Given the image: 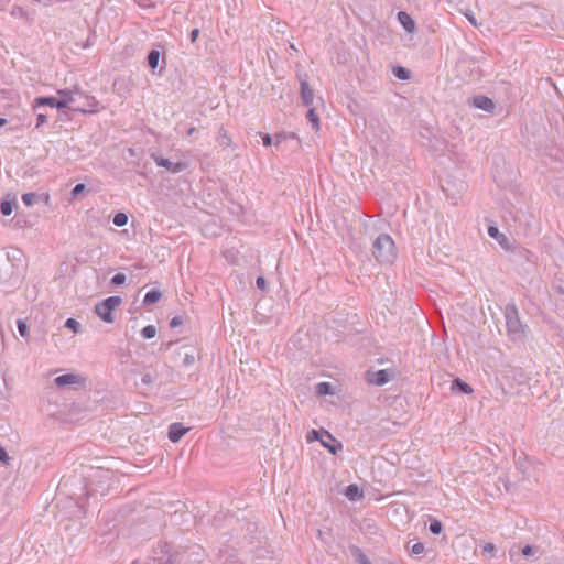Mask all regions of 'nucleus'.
Returning <instances> with one entry per match:
<instances>
[{"mask_svg":"<svg viewBox=\"0 0 564 564\" xmlns=\"http://www.w3.org/2000/svg\"><path fill=\"white\" fill-rule=\"evenodd\" d=\"M23 269L22 250L12 248L4 256L0 257V281L8 282L21 278Z\"/></svg>","mask_w":564,"mask_h":564,"instance_id":"obj_1","label":"nucleus"},{"mask_svg":"<svg viewBox=\"0 0 564 564\" xmlns=\"http://www.w3.org/2000/svg\"><path fill=\"white\" fill-rule=\"evenodd\" d=\"M503 315L509 338L512 341L522 340L525 337L528 326L521 322L517 305L514 303L507 304Z\"/></svg>","mask_w":564,"mask_h":564,"instance_id":"obj_2","label":"nucleus"},{"mask_svg":"<svg viewBox=\"0 0 564 564\" xmlns=\"http://www.w3.org/2000/svg\"><path fill=\"white\" fill-rule=\"evenodd\" d=\"M372 254L380 263H392L397 258L393 239L388 234H380L372 243Z\"/></svg>","mask_w":564,"mask_h":564,"instance_id":"obj_3","label":"nucleus"},{"mask_svg":"<svg viewBox=\"0 0 564 564\" xmlns=\"http://www.w3.org/2000/svg\"><path fill=\"white\" fill-rule=\"evenodd\" d=\"M176 564H200L205 558L204 549L196 543L178 546L176 549Z\"/></svg>","mask_w":564,"mask_h":564,"instance_id":"obj_4","label":"nucleus"},{"mask_svg":"<svg viewBox=\"0 0 564 564\" xmlns=\"http://www.w3.org/2000/svg\"><path fill=\"white\" fill-rule=\"evenodd\" d=\"M122 303L121 296H109L95 305V313L106 323L113 322L112 312Z\"/></svg>","mask_w":564,"mask_h":564,"instance_id":"obj_5","label":"nucleus"},{"mask_svg":"<svg viewBox=\"0 0 564 564\" xmlns=\"http://www.w3.org/2000/svg\"><path fill=\"white\" fill-rule=\"evenodd\" d=\"M176 550L167 542L160 541L152 551V560L155 564H176L174 558Z\"/></svg>","mask_w":564,"mask_h":564,"instance_id":"obj_6","label":"nucleus"},{"mask_svg":"<svg viewBox=\"0 0 564 564\" xmlns=\"http://www.w3.org/2000/svg\"><path fill=\"white\" fill-rule=\"evenodd\" d=\"M510 261L520 265H523L524 263L535 265L538 257L522 246H513L511 248Z\"/></svg>","mask_w":564,"mask_h":564,"instance_id":"obj_7","label":"nucleus"},{"mask_svg":"<svg viewBox=\"0 0 564 564\" xmlns=\"http://www.w3.org/2000/svg\"><path fill=\"white\" fill-rule=\"evenodd\" d=\"M69 100L70 99H61V98H56L54 96H40L33 100L32 107H33L34 111H36L37 108L44 107V106L54 107V108H57L61 110V109L68 108Z\"/></svg>","mask_w":564,"mask_h":564,"instance_id":"obj_8","label":"nucleus"},{"mask_svg":"<svg viewBox=\"0 0 564 564\" xmlns=\"http://www.w3.org/2000/svg\"><path fill=\"white\" fill-rule=\"evenodd\" d=\"M392 371L389 369H381L377 371L368 370L365 379L369 384L381 387L390 381Z\"/></svg>","mask_w":564,"mask_h":564,"instance_id":"obj_9","label":"nucleus"},{"mask_svg":"<svg viewBox=\"0 0 564 564\" xmlns=\"http://www.w3.org/2000/svg\"><path fill=\"white\" fill-rule=\"evenodd\" d=\"M468 105L474 106L475 108L484 110L488 113H495V110L497 108L496 102L485 95H476L471 97L470 99H468Z\"/></svg>","mask_w":564,"mask_h":564,"instance_id":"obj_10","label":"nucleus"},{"mask_svg":"<svg viewBox=\"0 0 564 564\" xmlns=\"http://www.w3.org/2000/svg\"><path fill=\"white\" fill-rule=\"evenodd\" d=\"M152 159L155 161L158 166L165 167L167 171L172 173H180L187 169V163L185 162H172L166 158L156 155L155 153H152Z\"/></svg>","mask_w":564,"mask_h":564,"instance_id":"obj_11","label":"nucleus"},{"mask_svg":"<svg viewBox=\"0 0 564 564\" xmlns=\"http://www.w3.org/2000/svg\"><path fill=\"white\" fill-rule=\"evenodd\" d=\"M161 52L158 48H152L147 56V64L153 74L161 75L165 68V59L163 58V65L160 66Z\"/></svg>","mask_w":564,"mask_h":564,"instance_id":"obj_12","label":"nucleus"},{"mask_svg":"<svg viewBox=\"0 0 564 564\" xmlns=\"http://www.w3.org/2000/svg\"><path fill=\"white\" fill-rule=\"evenodd\" d=\"M322 433L327 438V441L321 440V443L325 448L328 449L330 454L336 455L343 449L341 442L336 440L328 431L322 430Z\"/></svg>","mask_w":564,"mask_h":564,"instance_id":"obj_13","label":"nucleus"},{"mask_svg":"<svg viewBox=\"0 0 564 564\" xmlns=\"http://www.w3.org/2000/svg\"><path fill=\"white\" fill-rule=\"evenodd\" d=\"M83 382V378L75 373L61 375L54 379V383L59 388L72 384H82Z\"/></svg>","mask_w":564,"mask_h":564,"instance_id":"obj_14","label":"nucleus"},{"mask_svg":"<svg viewBox=\"0 0 564 564\" xmlns=\"http://www.w3.org/2000/svg\"><path fill=\"white\" fill-rule=\"evenodd\" d=\"M17 207V198L12 194H7L0 203V212L3 216H10Z\"/></svg>","mask_w":564,"mask_h":564,"instance_id":"obj_15","label":"nucleus"},{"mask_svg":"<svg viewBox=\"0 0 564 564\" xmlns=\"http://www.w3.org/2000/svg\"><path fill=\"white\" fill-rule=\"evenodd\" d=\"M187 431L188 427H185L182 423H172L169 426V440L173 443H176L187 433Z\"/></svg>","mask_w":564,"mask_h":564,"instance_id":"obj_16","label":"nucleus"},{"mask_svg":"<svg viewBox=\"0 0 564 564\" xmlns=\"http://www.w3.org/2000/svg\"><path fill=\"white\" fill-rule=\"evenodd\" d=\"M301 99L304 106L308 107L312 105L314 99V90L310 87L306 79H301Z\"/></svg>","mask_w":564,"mask_h":564,"instance_id":"obj_17","label":"nucleus"},{"mask_svg":"<svg viewBox=\"0 0 564 564\" xmlns=\"http://www.w3.org/2000/svg\"><path fill=\"white\" fill-rule=\"evenodd\" d=\"M398 20L405 31L412 33L415 29L414 20L404 11L398 13Z\"/></svg>","mask_w":564,"mask_h":564,"instance_id":"obj_18","label":"nucleus"},{"mask_svg":"<svg viewBox=\"0 0 564 564\" xmlns=\"http://www.w3.org/2000/svg\"><path fill=\"white\" fill-rule=\"evenodd\" d=\"M344 495L351 501L359 500L364 497L362 490L355 484L348 485L344 490Z\"/></svg>","mask_w":564,"mask_h":564,"instance_id":"obj_19","label":"nucleus"},{"mask_svg":"<svg viewBox=\"0 0 564 564\" xmlns=\"http://www.w3.org/2000/svg\"><path fill=\"white\" fill-rule=\"evenodd\" d=\"M451 389L454 392H459L464 394H469L473 392V388L468 383L462 381L459 378H456L452 381Z\"/></svg>","mask_w":564,"mask_h":564,"instance_id":"obj_20","label":"nucleus"},{"mask_svg":"<svg viewBox=\"0 0 564 564\" xmlns=\"http://www.w3.org/2000/svg\"><path fill=\"white\" fill-rule=\"evenodd\" d=\"M161 296H162V293L159 290H156V289L150 290L144 295L143 304L144 305L155 304L156 302L160 301Z\"/></svg>","mask_w":564,"mask_h":564,"instance_id":"obj_21","label":"nucleus"},{"mask_svg":"<svg viewBox=\"0 0 564 564\" xmlns=\"http://www.w3.org/2000/svg\"><path fill=\"white\" fill-rule=\"evenodd\" d=\"M315 393L319 397L332 395L333 386L329 382H319L315 387Z\"/></svg>","mask_w":564,"mask_h":564,"instance_id":"obj_22","label":"nucleus"},{"mask_svg":"<svg viewBox=\"0 0 564 564\" xmlns=\"http://www.w3.org/2000/svg\"><path fill=\"white\" fill-rule=\"evenodd\" d=\"M350 551L359 564H371L368 556L358 546H351Z\"/></svg>","mask_w":564,"mask_h":564,"instance_id":"obj_23","label":"nucleus"},{"mask_svg":"<svg viewBox=\"0 0 564 564\" xmlns=\"http://www.w3.org/2000/svg\"><path fill=\"white\" fill-rule=\"evenodd\" d=\"M307 121L312 124V128L316 131L319 130V117L314 108H310L306 113Z\"/></svg>","mask_w":564,"mask_h":564,"instance_id":"obj_24","label":"nucleus"},{"mask_svg":"<svg viewBox=\"0 0 564 564\" xmlns=\"http://www.w3.org/2000/svg\"><path fill=\"white\" fill-rule=\"evenodd\" d=\"M393 75L401 80H408L411 77V73L403 66H394L392 69Z\"/></svg>","mask_w":564,"mask_h":564,"instance_id":"obj_25","label":"nucleus"},{"mask_svg":"<svg viewBox=\"0 0 564 564\" xmlns=\"http://www.w3.org/2000/svg\"><path fill=\"white\" fill-rule=\"evenodd\" d=\"M22 200L25 206L31 207L40 200V195L36 193H25L22 195Z\"/></svg>","mask_w":564,"mask_h":564,"instance_id":"obj_26","label":"nucleus"},{"mask_svg":"<svg viewBox=\"0 0 564 564\" xmlns=\"http://www.w3.org/2000/svg\"><path fill=\"white\" fill-rule=\"evenodd\" d=\"M429 530L432 534H435V535H438L442 533L443 531V524L440 520L437 519H431L430 520V525H429Z\"/></svg>","mask_w":564,"mask_h":564,"instance_id":"obj_27","label":"nucleus"},{"mask_svg":"<svg viewBox=\"0 0 564 564\" xmlns=\"http://www.w3.org/2000/svg\"><path fill=\"white\" fill-rule=\"evenodd\" d=\"M112 223L117 226V227H123L127 225L128 223V216L127 214L124 213H117L115 214L113 218H112Z\"/></svg>","mask_w":564,"mask_h":564,"instance_id":"obj_28","label":"nucleus"},{"mask_svg":"<svg viewBox=\"0 0 564 564\" xmlns=\"http://www.w3.org/2000/svg\"><path fill=\"white\" fill-rule=\"evenodd\" d=\"M155 335H156V328L154 325H148V326L143 327L141 330V336L144 339H152L155 337Z\"/></svg>","mask_w":564,"mask_h":564,"instance_id":"obj_29","label":"nucleus"},{"mask_svg":"<svg viewBox=\"0 0 564 564\" xmlns=\"http://www.w3.org/2000/svg\"><path fill=\"white\" fill-rule=\"evenodd\" d=\"M64 326L70 330H73L74 333H79L80 328H82L80 323L72 317L66 319Z\"/></svg>","mask_w":564,"mask_h":564,"instance_id":"obj_30","label":"nucleus"},{"mask_svg":"<svg viewBox=\"0 0 564 564\" xmlns=\"http://www.w3.org/2000/svg\"><path fill=\"white\" fill-rule=\"evenodd\" d=\"M288 138H295V134H294V133L286 134L285 132L276 133V134L274 135V139H275V141H274V147H275L276 149H279V148H280V145H281V143H282L284 140H286Z\"/></svg>","mask_w":564,"mask_h":564,"instance_id":"obj_31","label":"nucleus"},{"mask_svg":"<svg viewBox=\"0 0 564 564\" xmlns=\"http://www.w3.org/2000/svg\"><path fill=\"white\" fill-rule=\"evenodd\" d=\"M126 280H127V276L126 274L123 273H117L115 274L111 280H110V284L112 285H116V286H119V285H122L126 283Z\"/></svg>","mask_w":564,"mask_h":564,"instance_id":"obj_32","label":"nucleus"},{"mask_svg":"<svg viewBox=\"0 0 564 564\" xmlns=\"http://www.w3.org/2000/svg\"><path fill=\"white\" fill-rule=\"evenodd\" d=\"M17 325H18L19 334L23 338H28L29 337V327H28L26 323L24 321H22V319H19L17 322Z\"/></svg>","mask_w":564,"mask_h":564,"instance_id":"obj_33","label":"nucleus"},{"mask_svg":"<svg viewBox=\"0 0 564 564\" xmlns=\"http://www.w3.org/2000/svg\"><path fill=\"white\" fill-rule=\"evenodd\" d=\"M57 94L61 96V99H70V100H69V104H70V102H74V100H75V99H74V96H73L74 91H73V90H70V89H67V88H65V89H58V90H57Z\"/></svg>","mask_w":564,"mask_h":564,"instance_id":"obj_34","label":"nucleus"},{"mask_svg":"<svg viewBox=\"0 0 564 564\" xmlns=\"http://www.w3.org/2000/svg\"><path fill=\"white\" fill-rule=\"evenodd\" d=\"M218 141H219V144H220L221 147H224V148L229 145V143H230V138L227 135V131H226V130L221 129V130L219 131V138H218Z\"/></svg>","mask_w":564,"mask_h":564,"instance_id":"obj_35","label":"nucleus"},{"mask_svg":"<svg viewBox=\"0 0 564 564\" xmlns=\"http://www.w3.org/2000/svg\"><path fill=\"white\" fill-rule=\"evenodd\" d=\"M86 189V185L84 183H78L74 186L70 192L73 198H76L79 194H82Z\"/></svg>","mask_w":564,"mask_h":564,"instance_id":"obj_36","label":"nucleus"},{"mask_svg":"<svg viewBox=\"0 0 564 564\" xmlns=\"http://www.w3.org/2000/svg\"><path fill=\"white\" fill-rule=\"evenodd\" d=\"M488 235H489L491 238H495L497 241H498L499 239H501V238H502V236H503L502 234H500V232H499V229H498V227H496V226H489V227H488Z\"/></svg>","mask_w":564,"mask_h":564,"instance_id":"obj_37","label":"nucleus"},{"mask_svg":"<svg viewBox=\"0 0 564 564\" xmlns=\"http://www.w3.org/2000/svg\"><path fill=\"white\" fill-rule=\"evenodd\" d=\"M10 460H11V457L9 456L7 451L2 446H0V462L4 465H9Z\"/></svg>","mask_w":564,"mask_h":564,"instance_id":"obj_38","label":"nucleus"},{"mask_svg":"<svg viewBox=\"0 0 564 564\" xmlns=\"http://www.w3.org/2000/svg\"><path fill=\"white\" fill-rule=\"evenodd\" d=\"M46 122H47V116L45 113H42V112L36 113V126H35L36 129H39Z\"/></svg>","mask_w":564,"mask_h":564,"instance_id":"obj_39","label":"nucleus"},{"mask_svg":"<svg viewBox=\"0 0 564 564\" xmlns=\"http://www.w3.org/2000/svg\"><path fill=\"white\" fill-rule=\"evenodd\" d=\"M424 552V544L421 543V542H417L415 544L412 545L411 547V553L414 554V555H419L421 553Z\"/></svg>","mask_w":564,"mask_h":564,"instance_id":"obj_40","label":"nucleus"},{"mask_svg":"<svg viewBox=\"0 0 564 564\" xmlns=\"http://www.w3.org/2000/svg\"><path fill=\"white\" fill-rule=\"evenodd\" d=\"M260 135L262 138V142L264 147H270L274 144L272 137L269 133H262L260 132Z\"/></svg>","mask_w":564,"mask_h":564,"instance_id":"obj_41","label":"nucleus"},{"mask_svg":"<svg viewBox=\"0 0 564 564\" xmlns=\"http://www.w3.org/2000/svg\"><path fill=\"white\" fill-rule=\"evenodd\" d=\"M183 323H184V321H183V317H182V316H174V317L170 321V327H171V328H176V327L181 326Z\"/></svg>","mask_w":564,"mask_h":564,"instance_id":"obj_42","label":"nucleus"},{"mask_svg":"<svg viewBox=\"0 0 564 564\" xmlns=\"http://www.w3.org/2000/svg\"><path fill=\"white\" fill-rule=\"evenodd\" d=\"M195 362V356L193 354L186 352L183 358V365L184 366H192Z\"/></svg>","mask_w":564,"mask_h":564,"instance_id":"obj_43","label":"nucleus"},{"mask_svg":"<svg viewBox=\"0 0 564 564\" xmlns=\"http://www.w3.org/2000/svg\"><path fill=\"white\" fill-rule=\"evenodd\" d=\"M322 432L317 431V430H311L308 433H307V441L308 442H314L316 440H319V435H321Z\"/></svg>","mask_w":564,"mask_h":564,"instance_id":"obj_44","label":"nucleus"},{"mask_svg":"<svg viewBox=\"0 0 564 564\" xmlns=\"http://www.w3.org/2000/svg\"><path fill=\"white\" fill-rule=\"evenodd\" d=\"M499 245L505 248L506 250H509L511 252V248L513 246L510 245L508 238L506 236H502L501 239L498 240Z\"/></svg>","mask_w":564,"mask_h":564,"instance_id":"obj_45","label":"nucleus"},{"mask_svg":"<svg viewBox=\"0 0 564 564\" xmlns=\"http://www.w3.org/2000/svg\"><path fill=\"white\" fill-rule=\"evenodd\" d=\"M535 547L532 545H525L522 547L521 553L523 556H530L534 553Z\"/></svg>","mask_w":564,"mask_h":564,"instance_id":"obj_46","label":"nucleus"},{"mask_svg":"<svg viewBox=\"0 0 564 564\" xmlns=\"http://www.w3.org/2000/svg\"><path fill=\"white\" fill-rule=\"evenodd\" d=\"M256 284L262 291H264L265 288H267V282H265V279L263 276H258L257 280H256Z\"/></svg>","mask_w":564,"mask_h":564,"instance_id":"obj_47","label":"nucleus"},{"mask_svg":"<svg viewBox=\"0 0 564 564\" xmlns=\"http://www.w3.org/2000/svg\"><path fill=\"white\" fill-rule=\"evenodd\" d=\"M199 36V29L195 28L189 33V40L192 43H195Z\"/></svg>","mask_w":564,"mask_h":564,"instance_id":"obj_48","label":"nucleus"},{"mask_svg":"<svg viewBox=\"0 0 564 564\" xmlns=\"http://www.w3.org/2000/svg\"><path fill=\"white\" fill-rule=\"evenodd\" d=\"M496 550V546L492 544V543H486L484 546H482V552L484 553H489V554H492Z\"/></svg>","mask_w":564,"mask_h":564,"instance_id":"obj_49","label":"nucleus"},{"mask_svg":"<svg viewBox=\"0 0 564 564\" xmlns=\"http://www.w3.org/2000/svg\"><path fill=\"white\" fill-rule=\"evenodd\" d=\"M142 383L149 386L153 382V377L150 373H145L141 378Z\"/></svg>","mask_w":564,"mask_h":564,"instance_id":"obj_50","label":"nucleus"},{"mask_svg":"<svg viewBox=\"0 0 564 564\" xmlns=\"http://www.w3.org/2000/svg\"><path fill=\"white\" fill-rule=\"evenodd\" d=\"M465 15H466V18L468 19V21H469L473 25H477L476 19H475V17H474V14H473V13H471V14L466 13Z\"/></svg>","mask_w":564,"mask_h":564,"instance_id":"obj_51","label":"nucleus"},{"mask_svg":"<svg viewBox=\"0 0 564 564\" xmlns=\"http://www.w3.org/2000/svg\"><path fill=\"white\" fill-rule=\"evenodd\" d=\"M194 132H195V128H194V127H191V128L187 130L186 134H187L188 137H192V135L194 134Z\"/></svg>","mask_w":564,"mask_h":564,"instance_id":"obj_52","label":"nucleus"},{"mask_svg":"<svg viewBox=\"0 0 564 564\" xmlns=\"http://www.w3.org/2000/svg\"><path fill=\"white\" fill-rule=\"evenodd\" d=\"M7 123V120L4 118H0V128L3 127Z\"/></svg>","mask_w":564,"mask_h":564,"instance_id":"obj_53","label":"nucleus"},{"mask_svg":"<svg viewBox=\"0 0 564 564\" xmlns=\"http://www.w3.org/2000/svg\"><path fill=\"white\" fill-rule=\"evenodd\" d=\"M557 291H558V293L564 294V288L563 286H557Z\"/></svg>","mask_w":564,"mask_h":564,"instance_id":"obj_54","label":"nucleus"},{"mask_svg":"<svg viewBox=\"0 0 564 564\" xmlns=\"http://www.w3.org/2000/svg\"><path fill=\"white\" fill-rule=\"evenodd\" d=\"M132 564H143L140 561H134Z\"/></svg>","mask_w":564,"mask_h":564,"instance_id":"obj_55","label":"nucleus"}]
</instances>
